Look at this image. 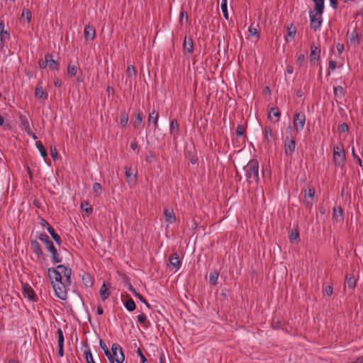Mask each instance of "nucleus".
Returning a JSON list of instances; mask_svg holds the SVG:
<instances>
[{
  "label": "nucleus",
  "instance_id": "42",
  "mask_svg": "<svg viewBox=\"0 0 363 363\" xmlns=\"http://www.w3.org/2000/svg\"><path fill=\"white\" fill-rule=\"evenodd\" d=\"M125 307L128 311H133L135 309V303L130 298L125 303Z\"/></svg>",
  "mask_w": 363,
  "mask_h": 363
},
{
  "label": "nucleus",
  "instance_id": "9",
  "mask_svg": "<svg viewBox=\"0 0 363 363\" xmlns=\"http://www.w3.org/2000/svg\"><path fill=\"white\" fill-rule=\"evenodd\" d=\"M126 182L130 186H135L137 183V171L131 167H125Z\"/></svg>",
  "mask_w": 363,
  "mask_h": 363
},
{
  "label": "nucleus",
  "instance_id": "52",
  "mask_svg": "<svg viewBox=\"0 0 363 363\" xmlns=\"http://www.w3.org/2000/svg\"><path fill=\"white\" fill-rule=\"evenodd\" d=\"M337 130H338V131H339V132H340V133H345V132L348 131V130H349V126H348V125H347L346 123H342V124H340V125L338 126Z\"/></svg>",
  "mask_w": 363,
  "mask_h": 363
},
{
  "label": "nucleus",
  "instance_id": "29",
  "mask_svg": "<svg viewBox=\"0 0 363 363\" xmlns=\"http://www.w3.org/2000/svg\"><path fill=\"white\" fill-rule=\"evenodd\" d=\"M100 295L102 301H104L110 296L108 288L106 286L105 283L103 284L100 289Z\"/></svg>",
  "mask_w": 363,
  "mask_h": 363
},
{
  "label": "nucleus",
  "instance_id": "41",
  "mask_svg": "<svg viewBox=\"0 0 363 363\" xmlns=\"http://www.w3.org/2000/svg\"><path fill=\"white\" fill-rule=\"evenodd\" d=\"M93 191L96 196H101L102 193V186L99 182H95L93 184Z\"/></svg>",
  "mask_w": 363,
  "mask_h": 363
},
{
  "label": "nucleus",
  "instance_id": "7",
  "mask_svg": "<svg viewBox=\"0 0 363 363\" xmlns=\"http://www.w3.org/2000/svg\"><path fill=\"white\" fill-rule=\"evenodd\" d=\"M305 123V113L302 112H296L294 115L293 125L296 133L303 130Z\"/></svg>",
  "mask_w": 363,
  "mask_h": 363
},
{
  "label": "nucleus",
  "instance_id": "11",
  "mask_svg": "<svg viewBox=\"0 0 363 363\" xmlns=\"http://www.w3.org/2000/svg\"><path fill=\"white\" fill-rule=\"evenodd\" d=\"M158 119H159V113L158 112L153 109L148 116L147 118V124L150 125L151 123L153 124L154 130L158 128Z\"/></svg>",
  "mask_w": 363,
  "mask_h": 363
},
{
  "label": "nucleus",
  "instance_id": "32",
  "mask_svg": "<svg viewBox=\"0 0 363 363\" xmlns=\"http://www.w3.org/2000/svg\"><path fill=\"white\" fill-rule=\"evenodd\" d=\"M26 18L28 23H30L32 18V13L28 9H23L22 11L20 21H22L23 18Z\"/></svg>",
  "mask_w": 363,
  "mask_h": 363
},
{
  "label": "nucleus",
  "instance_id": "23",
  "mask_svg": "<svg viewBox=\"0 0 363 363\" xmlns=\"http://www.w3.org/2000/svg\"><path fill=\"white\" fill-rule=\"evenodd\" d=\"M135 121L133 122V126L135 128L139 127L143 121V114L140 110H137L134 112Z\"/></svg>",
  "mask_w": 363,
  "mask_h": 363
},
{
  "label": "nucleus",
  "instance_id": "12",
  "mask_svg": "<svg viewBox=\"0 0 363 363\" xmlns=\"http://www.w3.org/2000/svg\"><path fill=\"white\" fill-rule=\"evenodd\" d=\"M183 50L184 55H191L194 52V43L191 38L185 37L183 43Z\"/></svg>",
  "mask_w": 363,
  "mask_h": 363
},
{
  "label": "nucleus",
  "instance_id": "27",
  "mask_svg": "<svg viewBox=\"0 0 363 363\" xmlns=\"http://www.w3.org/2000/svg\"><path fill=\"white\" fill-rule=\"evenodd\" d=\"M59 62L53 59L52 54H50V57L48 59V67L52 70L59 69Z\"/></svg>",
  "mask_w": 363,
  "mask_h": 363
},
{
  "label": "nucleus",
  "instance_id": "25",
  "mask_svg": "<svg viewBox=\"0 0 363 363\" xmlns=\"http://www.w3.org/2000/svg\"><path fill=\"white\" fill-rule=\"evenodd\" d=\"M19 119L22 129L24 130L25 132L30 131V129L31 128L27 116L25 115H21Z\"/></svg>",
  "mask_w": 363,
  "mask_h": 363
},
{
  "label": "nucleus",
  "instance_id": "8",
  "mask_svg": "<svg viewBox=\"0 0 363 363\" xmlns=\"http://www.w3.org/2000/svg\"><path fill=\"white\" fill-rule=\"evenodd\" d=\"M111 350L113 363H114V362L122 363L125 359L122 347L117 343H114L111 345Z\"/></svg>",
  "mask_w": 363,
  "mask_h": 363
},
{
  "label": "nucleus",
  "instance_id": "5",
  "mask_svg": "<svg viewBox=\"0 0 363 363\" xmlns=\"http://www.w3.org/2000/svg\"><path fill=\"white\" fill-rule=\"evenodd\" d=\"M38 239L45 243L47 250L51 253L52 262L54 264L60 263L62 261V257L58 253L49 236L45 233H41L38 236Z\"/></svg>",
  "mask_w": 363,
  "mask_h": 363
},
{
  "label": "nucleus",
  "instance_id": "16",
  "mask_svg": "<svg viewBox=\"0 0 363 363\" xmlns=\"http://www.w3.org/2000/svg\"><path fill=\"white\" fill-rule=\"evenodd\" d=\"M30 249L38 256V257H40L43 255L41 246L37 240H30Z\"/></svg>",
  "mask_w": 363,
  "mask_h": 363
},
{
  "label": "nucleus",
  "instance_id": "4",
  "mask_svg": "<svg viewBox=\"0 0 363 363\" xmlns=\"http://www.w3.org/2000/svg\"><path fill=\"white\" fill-rule=\"evenodd\" d=\"M286 136L284 138V151L287 157H291L296 150V134H293L291 125L286 128Z\"/></svg>",
  "mask_w": 363,
  "mask_h": 363
},
{
  "label": "nucleus",
  "instance_id": "33",
  "mask_svg": "<svg viewBox=\"0 0 363 363\" xmlns=\"http://www.w3.org/2000/svg\"><path fill=\"white\" fill-rule=\"evenodd\" d=\"M35 145L38 150H39L40 155L45 158L47 156L48 153L43 143L40 141H36Z\"/></svg>",
  "mask_w": 363,
  "mask_h": 363
},
{
  "label": "nucleus",
  "instance_id": "31",
  "mask_svg": "<svg viewBox=\"0 0 363 363\" xmlns=\"http://www.w3.org/2000/svg\"><path fill=\"white\" fill-rule=\"evenodd\" d=\"M78 70V66L77 65L72 64L69 62L67 66V74L70 77L76 76Z\"/></svg>",
  "mask_w": 363,
  "mask_h": 363
},
{
  "label": "nucleus",
  "instance_id": "17",
  "mask_svg": "<svg viewBox=\"0 0 363 363\" xmlns=\"http://www.w3.org/2000/svg\"><path fill=\"white\" fill-rule=\"evenodd\" d=\"M82 350L86 361V363H96L92 357L91 350L87 342L84 343L82 347Z\"/></svg>",
  "mask_w": 363,
  "mask_h": 363
},
{
  "label": "nucleus",
  "instance_id": "63",
  "mask_svg": "<svg viewBox=\"0 0 363 363\" xmlns=\"http://www.w3.org/2000/svg\"><path fill=\"white\" fill-rule=\"evenodd\" d=\"M336 66H337L336 62L334 60H329V69H330L331 70H334V69H335Z\"/></svg>",
  "mask_w": 363,
  "mask_h": 363
},
{
  "label": "nucleus",
  "instance_id": "50",
  "mask_svg": "<svg viewBox=\"0 0 363 363\" xmlns=\"http://www.w3.org/2000/svg\"><path fill=\"white\" fill-rule=\"evenodd\" d=\"M352 157L356 160L357 163L360 166L362 167V162L360 157L356 154L354 148L352 147Z\"/></svg>",
  "mask_w": 363,
  "mask_h": 363
},
{
  "label": "nucleus",
  "instance_id": "36",
  "mask_svg": "<svg viewBox=\"0 0 363 363\" xmlns=\"http://www.w3.org/2000/svg\"><path fill=\"white\" fill-rule=\"evenodd\" d=\"M291 242H298L299 240V233L297 230H292L289 236Z\"/></svg>",
  "mask_w": 363,
  "mask_h": 363
},
{
  "label": "nucleus",
  "instance_id": "45",
  "mask_svg": "<svg viewBox=\"0 0 363 363\" xmlns=\"http://www.w3.org/2000/svg\"><path fill=\"white\" fill-rule=\"evenodd\" d=\"M303 202L304 205L306 206V207L308 208H311L313 205V200H311V199H310V198L308 199L306 197V189L304 190V199H303Z\"/></svg>",
  "mask_w": 363,
  "mask_h": 363
},
{
  "label": "nucleus",
  "instance_id": "1",
  "mask_svg": "<svg viewBox=\"0 0 363 363\" xmlns=\"http://www.w3.org/2000/svg\"><path fill=\"white\" fill-rule=\"evenodd\" d=\"M48 275L55 295L62 300L67 298V288L71 285L72 269L64 264L48 269Z\"/></svg>",
  "mask_w": 363,
  "mask_h": 363
},
{
  "label": "nucleus",
  "instance_id": "3",
  "mask_svg": "<svg viewBox=\"0 0 363 363\" xmlns=\"http://www.w3.org/2000/svg\"><path fill=\"white\" fill-rule=\"evenodd\" d=\"M247 182L250 184L257 183L259 178V162L257 160L252 159L244 167Z\"/></svg>",
  "mask_w": 363,
  "mask_h": 363
},
{
  "label": "nucleus",
  "instance_id": "64",
  "mask_svg": "<svg viewBox=\"0 0 363 363\" xmlns=\"http://www.w3.org/2000/svg\"><path fill=\"white\" fill-rule=\"evenodd\" d=\"M99 345H100V347L105 352L106 350H107L108 348L107 347L106 345L105 344V342L102 340H100L99 341Z\"/></svg>",
  "mask_w": 363,
  "mask_h": 363
},
{
  "label": "nucleus",
  "instance_id": "35",
  "mask_svg": "<svg viewBox=\"0 0 363 363\" xmlns=\"http://www.w3.org/2000/svg\"><path fill=\"white\" fill-rule=\"evenodd\" d=\"M236 135L238 137H243L244 138V140H245L246 138V135H245V127L242 125H238L237 126V128H236Z\"/></svg>",
  "mask_w": 363,
  "mask_h": 363
},
{
  "label": "nucleus",
  "instance_id": "39",
  "mask_svg": "<svg viewBox=\"0 0 363 363\" xmlns=\"http://www.w3.org/2000/svg\"><path fill=\"white\" fill-rule=\"evenodd\" d=\"M228 0H222L220 9L223 12V16L226 20H228L229 16L228 13V6H227Z\"/></svg>",
  "mask_w": 363,
  "mask_h": 363
},
{
  "label": "nucleus",
  "instance_id": "18",
  "mask_svg": "<svg viewBox=\"0 0 363 363\" xmlns=\"http://www.w3.org/2000/svg\"><path fill=\"white\" fill-rule=\"evenodd\" d=\"M35 96L37 99L44 100L47 99L48 97V93L43 89L40 82L35 87Z\"/></svg>",
  "mask_w": 363,
  "mask_h": 363
},
{
  "label": "nucleus",
  "instance_id": "59",
  "mask_svg": "<svg viewBox=\"0 0 363 363\" xmlns=\"http://www.w3.org/2000/svg\"><path fill=\"white\" fill-rule=\"evenodd\" d=\"M137 298H138L143 303H144L147 308H150V303L141 294L137 295Z\"/></svg>",
  "mask_w": 363,
  "mask_h": 363
},
{
  "label": "nucleus",
  "instance_id": "26",
  "mask_svg": "<svg viewBox=\"0 0 363 363\" xmlns=\"http://www.w3.org/2000/svg\"><path fill=\"white\" fill-rule=\"evenodd\" d=\"M48 231L50 234L51 237L55 240V242L57 245H60L62 242V240L61 237L57 233H56L55 229L52 226H49Z\"/></svg>",
  "mask_w": 363,
  "mask_h": 363
},
{
  "label": "nucleus",
  "instance_id": "13",
  "mask_svg": "<svg viewBox=\"0 0 363 363\" xmlns=\"http://www.w3.org/2000/svg\"><path fill=\"white\" fill-rule=\"evenodd\" d=\"M57 338H58V354L60 357L64 355V335L61 328H58L57 330Z\"/></svg>",
  "mask_w": 363,
  "mask_h": 363
},
{
  "label": "nucleus",
  "instance_id": "53",
  "mask_svg": "<svg viewBox=\"0 0 363 363\" xmlns=\"http://www.w3.org/2000/svg\"><path fill=\"white\" fill-rule=\"evenodd\" d=\"M184 17L186 18V21H188L187 13L185 11H184L183 9H182L180 14H179V20L180 24H182L183 18Z\"/></svg>",
  "mask_w": 363,
  "mask_h": 363
},
{
  "label": "nucleus",
  "instance_id": "19",
  "mask_svg": "<svg viewBox=\"0 0 363 363\" xmlns=\"http://www.w3.org/2000/svg\"><path fill=\"white\" fill-rule=\"evenodd\" d=\"M169 133L175 136L179 134V125L177 119L174 118L170 121Z\"/></svg>",
  "mask_w": 363,
  "mask_h": 363
},
{
  "label": "nucleus",
  "instance_id": "34",
  "mask_svg": "<svg viewBox=\"0 0 363 363\" xmlns=\"http://www.w3.org/2000/svg\"><path fill=\"white\" fill-rule=\"evenodd\" d=\"M333 216L336 220H342V210L341 207H335L333 208Z\"/></svg>",
  "mask_w": 363,
  "mask_h": 363
},
{
  "label": "nucleus",
  "instance_id": "38",
  "mask_svg": "<svg viewBox=\"0 0 363 363\" xmlns=\"http://www.w3.org/2000/svg\"><path fill=\"white\" fill-rule=\"evenodd\" d=\"M218 272L213 271L209 274V283L212 285H216L218 279Z\"/></svg>",
  "mask_w": 363,
  "mask_h": 363
},
{
  "label": "nucleus",
  "instance_id": "49",
  "mask_svg": "<svg viewBox=\"0 0 363 363\" xmlns=\"http://www.w3.org/2000/svg\"><path fill=\"white\" fill-rule=\"evenodd\" d=\"M248 31L251 35H254V36H256L257 38H259V35L258 30L255 27H254L252 25H251L249 27Z\"/></svg>",
  "mask_w": 363,
  "mask_h": 363
},
{
  "label": "nucleus",
  "instance_id": "55",
  "mask_svg": "<svg viewBox=\"0 0 363 363\" xmlns=\"http://www.w3.org/2000/svg\"><path fill=\"white\" fill-rule=\"evenodd\" d=\"M137 354L140 357V359H141V362L143 363H145L147 362V358L145 357V356L143 354V352H142V350L140 348H138L137 350Z\"/></svg>",
  "mask_w": 363,
  "mask_h": 363
},
{
  "label": "nucleus",
  "instance_id": "14",
  "mask_svg": "<svg viewBox=\"0 0 363 363\" xmlns=\"http://www.w3.org/2000/svg\"><path fill=\"white\" fill-rule=\"evenodd\" d=\"M84 38L86 41L93 40L96 36V30L93 26L86 25L84 30Z\"/></svg>",
  "mask_w": 363,
  "mask_h": 363
},
{
  "label": "nucleus",
  "instance_id": "24",
  "mask_svg": "<svg viewBox=\"0 0 363 363\" xmlns=\"http://www.w3.org/2000/svg\"><path fill=\"white\" fill-rule=\"evenodd\" d=\"M263 133L264 138L267 140V143H271L274 140V134L270 126L266 125Z\"/></svg>",
  "mask_w": 363,
  "mask_h": 363
},
{
  "label": "nucleus",
  "instance_id": "15",
  "mask_svg": "<svg viewBox=\"0 0 363 363\" xmlns=\"http://www.w3.org/2000/svg\"><path fill=\"white\" fill-rule=\"evenodd\" d=\"M23 294L25 297H28V298L30 301H35V294L33 289L29 286V284H26L23 285Z\"/></svg>",
  "mask_w": 363,
  "mask_h": 363
},
{
  "label": "nucleus",
  "instance_id": "58",
  "mask_svg": "<svg viewBox=\"0 0 363 363\" xmlns=\"http://www.w3.org/2000/svg\"><path fill=\"white\" fill-rule=\"evenodd\" d=\"M308 194V198L311 199V200L314 199L315 190L313 188H309L308 192L306 191V195Z\"/></svg>",
  "mask_w": 363,
  "mask_h": 363
},
{
  "label": "nucleus",
  "instance_id": "30",
  "mask_svg": "<svg viewBox=\"0 0 363 363\" xmlns=\"http://www.w3.org/2000/svg\"><path fill=\"white\" fill-rule=\"evenodd\" d=\"M82 279L84 285L86 287H90L93 284V280L90 274H84L82 276Z\"/></svg>",
  "mask_w": 363,
  "mask_h": 363
},
{
  "label": "nucleus",
  "instance_id": "62",
  "mask_svg": "<svg viewBox=\"0 0 363 363\" xmlns=\"http://www.w3.org/2000/svg\"><path fill=\"white\" fill-rule=\"evenodd\" d=\"M350 40L351 41H354L356 43H358V33H356L355 31H354L352 34V36H351V38H350Z\"/></svg>",
  "mask_w": 363,
  "mask_h": 363
},
{
  "label": "nucleus",
  "instance_id": "20",
  "mask_svg": "<svg viewBox=\"0 0 363 363\" xmlns=\"http://www.w3.org/2000/svg\"><path fill=\"white\" fill-rule=\"evenodd\" d=\"M320 49L315 45H311L310 60L311 61L320 59Z\"/></svg>",
  "mask_w": 363,
  "mask_h": 363
},
{
  "label": "nucleus",
  "instance_id": "21",
  "mask_svg": "<svg viewBox=\"0 0 363 363\" xmlns=\"http://www.w3.org/2000/svg\"><path fill=\"white\" fill-rule=\"evenodd\" d=\"M333 94L337 103H339L338 99H342L345 95V91L341 86H337L333 88Z\"/></svg>",
  "mask_w": 363,
  "mask_h": 363
},
{
  "label": "nucleus",
  "instance_id": "60",
  "mask_svg": "<svg viewBox=\"0 0 363 363\" xmlns=\"http://www.w3.org/2000/svg\"><path fill=\"white\" fill-rule=\"evenodd\" d=\"M344 45L342 43H337L336 45V49L339 55H341L344 50Z\"/></svg>",
  "mask_w": 363,
  "mask_h": 363
},
{
  "label": "nucleus",
  "instance_id": "57",
  "mask_svg": "<svg viewBox=\"0 0 363 363\" xmlns=\"http://www.w3.org/2000/svg\"><path fill=\"white\" fill-rule=\"evenodd\" d=\"M50 154H51V156L53 158V160L57 159L58 152H57L56 147H53V148L51 147Z\"/></svg>",
  "mask_w": 363,
  "mask_h": 363
},
{
  "label": "nucleus",
  "instance_id": "10",
  "mask_svg": "<svg viewBox=\"0 0 363 363\" xmlns=\"http://www.w3.org/2000/svg\"><path fill=\"white\" fill-rule=\"evenodd\" d=\"M169 264L175 269L176 271L180 269L182 266V262L177 252L172 253L169 257Z\"/></svg>",
  "mask_w": 363,
  "mask_h": 363
},
{
  "label": "nucleus",
  "instance_id": "28",
  "mask_svg": "<svg viewBox=\"0 0 363 363\" xmlns=\"http://www.w3.org/2000/svg\"><path fill=\"white\" fill-rule=\"evenodd\" d=\"M345 281L347 284L349 288L354 289L356 286L357 279L354 278L353 275L346 274Z\"/></svg>",
  "mask_w": 363,
  "mask_h": 363
},
{
  "label": "nucleus",
  "instance_id": "54",
  "mask_svg": "<svg viewBox=\"0 0 363 363\" xmlns=\"http://www.w3.org/2000/svg\"><path fill=\"white\" fill-rule=\"evenodd\" d=\"M138 322L145 323L147 322V316L145 313L139 314L137 317Z\"/></svg>",
  "mask_w": 363,
  "mask_h": 363
},
{
  "label": "nucleus",
  "instance_id": "22",
  "mask_svg": "<svg viewBox=\"0 0 363 363\" xmlns=\"http://www.w3.org/2000/svg\"><path fill=\"white\" fill-rule=\"evenodd\" d=\"M164 216L166 222H167L168 223L172 224L176 220V217L172 210L165 208L164 211Z\"/></svg>",
  "mask_w": 363,
  "mask_h": 363
},
{
  "label": "nucleus",
  "instance_id": "61",
  "mask_svg": "<svg viewBox=\"0 0 363 363\" xmlns=\"http://www.w3.org/2000/svg\"><path fill=\"white\" fill-rule=\"evenodd\" d=\"M104 353H105V355L108 357L110 363H113V361H112V350L109 351V350L108 349L107 350H106L104 352Z\"/></svg>",
  "mask_w": 363,
  "mask_h": 363
},
{
  "label": "nucleus",
  "instance_id": "48",
  "mask_svg": "<svg viewBox=\"0 0 363 363\" xmlns=\"http://www.w3.org/2000/svg\"><path fill=\"white\" fill-rule=\"evenodd\" d=\"M305 62V55L304 54H301L299 55L298 57H297V59H296V65L301 67L303 65Z\"/></svg>",
  "mask_w": 363,
  "mask_h": 363
},
{
  "label": "nucleus",
  "instance_id": "44",
  "mask_svg": "<svg viewBox=\"0 0 363 363\" xmlns=\"http://www.w3.org/2000/svg\"><path fill=\"white\" fill-rule=\"evenodd\" d=\"M296 33V28L293 24H290L287 26V34L289 36H290L291 38H294L295 37Z\"/></svg>",
  "mask_w": 363,
  "mask_h": 363
},
{
  "label": "nucleus",
  "instance_id": "2",
  "mask_svg": "<svg viewBox=\"0 0 363 363\" xmlns=\"http://www.w3.org/2000/svg\"><path fill=\"white\" fill-rule=\"evenodd\" d=\"M315 7L309 11L310 26L316 31L321 27L323 22L322 15L324 11V0H313Z\"/></svg>",
  "mask_w": 363,
  "mask_h": 363
},
{
  "label": "nucleus",
  "instance_id": "37",
  "mask_svg": "<svg viewBox=\"0 0 363 363\" xmlns=\"http://www.w3.org/2000/svg\"><path fill=\"white\" fill-rule=\"evenodd\" d=\"M128 122V115L123 111L121 113L120 116V124L122 127H125Z\"/></svg>",
  "mask_w": 363,
  "mask_h": 363
},
{
  "label": "nucleus",
  "instance_id": "56",
  "mask_svg": "<svg viewBox=\"0 0 363 363\" xmlns=\"http://www.w3.org/2000/svg\"><path fill=\"white\" fill-rule=\"evenodd\" d=\"M333 289L331 286H327L324 288V293L328 296H331L333 294Z\"/></svg>",
  "mask_w": 363,
  "mask_h": 363
},
{
  "label": "nucleus",
  "instance_id": "51",
  "mask_svg": "<svg viewBox=\"0 0 363 363\" xmlns=\"http://www.w3.org/2000/svg\"><path fill=\"white\" fill-rule=\"evenodd\" d=\"M0 34L3 36H9V33L4 30V23L2 20L0 19Z\"/></svg>",
  "mask_w": 363,
  "mask_h": 363
},
{
  "label": "nucleus",
  "instance_id": "47",
  "mask_svg": "<svg viewBox=\"0 0 363 363\" xmlns=\"http://www.w3.org/2000/svg\"><path fill=\"white\" fill-rule=\"evenodd\" d=\"M9 38H10V35L9 36H3L1 34H0V52H1L4 54L6 52L4 41L5 40L9 39Z\"/></svg>",
  "mask_w": 363,
  "mask_h": 363
},
{
  "label": "nucleus",
  "instance_id": "40",
  "mask_svg": "<svg viewBox=\"0 0 363 363\" xmlns=\"http://www.w3.org/2000/svg\"><path fill=\"white\" fill-rule=\"evenodd\" d=\"M126 74L130 78H131L132 77H136L137 71L135 69V67L132 65H128L126 70Z\"/></svg>",
  "mask_w": 363,
  "mask_h": 363
},
{
  "label": "nucleus",
  "instance_id": "6",
  "mask_svg": "<svg viewBox=\"0 0 363 363\" xmlns=\"http://www.w3.org/2000/svg\"><path fill=\"white\" fill-rule=\"evenodd\" d=\"M345 152L342 143H340L333 147V161L337 167L343 169L345 164Z\"/></svg>",
  "mask_w": 363,
  "mask_h": 363
},
{
  "label": "nucleus",
  "instance_id": "43",
  "mask_svg": "<svg viewBox=\"0 0 363 363\" xmlns=\"http://www.w3.org/2000/svg\"><path fill=\"white\" fill-rule=\"evenodd\" d=\"M281 115V112L279 111V108L277 107H272L270 108V111H269V115H268V118H271V116H274L277 118H279Z\"/></svg>",
  "mask_w": 363,
  "mask_h": 363
},
{
  "label": "nucleus",
  "instance_id": "46",
  "mask_svg": "<svg viewBox=\"0 0 363 363\" xmlns=\"http://www.w3.org/2000/svg\"><path fill=\"white\" fill-rule=\"evenodd\" d=\"M50 57V54H47L45 56V60L43 59L38 61V65L40 68L45 69L48 67V59Z\"/></svg>",
  "mask_w": 363,
  "mask_h": 363
}]
</instances>
